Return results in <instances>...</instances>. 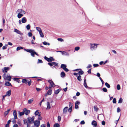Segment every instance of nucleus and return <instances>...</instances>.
<instances>
[{
    "label": "nucleus",
    "mask_w": 127,
    "mask_h": 127,
    "mask_svg": "<svg viewBox=\"0 0 127 127\" xmlns=\"http://www.w3.org/2000/svg\"><path fill=\"white\" fill-rule=\"evenodd\" d=\"M10 75L8 73H5L3 75L2 77L4 80L9 81L11 80V77L10 76Z\"/></svg>",
    "instance_id": "obj_1"
},
{
    "label": "nucleus",
    "mask_w": 127,
    "mask_h": 127,
    "mask_svg": "<svg viewBox=\"0 0 127 127\" xmlns=\"http://www.w3.org/2000/svg\"><path fill=\"white\" fill-rule=\"evenodd\" d=\"M97 44H96L95 43L92 44L91 43L90 44V47L91 49L92 50H93L95 49H96L97 48Z\"/></svg>",
    "instance_id": "obj_2"
},
{
    "label": "nucleus",
    "mask_w": 127,
    "mask_h": 127,
    "mask_svg": "<svg viewBox=\"0 0 127 127\" xmlns=\"http://www.w3.org/2000/svg\"><path fill=\"white\" fill-rule=\"evenodd\" d=\"M34 117V116H33L32 117H29L27 118L28 122L30 123H32L33 121Z\"/></svg>",
    "instance_id": "obj_3"
},
{
    "label": "nucleus",
    "mask_w": 127,
    "mask_h": 127,
    "mask_svg": "<svg viewBox=\"0 0 127 127\" xmlns=\"http://www.w3.org/2000/svg\"><path fill=\"white\" fill-rule=\"evenodd\" d=\"M33 123L34 126L36 127H38L40 125V122L39 121L36 120L34 121Z\"/></svg>",
    "instance_id": "obj_4"
},
{
    "label": "nucleus",
    "mask_w": 127,
    "mask_h": 127,
    "mask_svg": "<svg viewBox=\"0 0 127 127\" xmlns=\"http://www.w3.org/2000/svg\"><path fill=\"white\" fill-rule=\"evenodd\" d=\"M48 81L52 87H53L55 86V84L52 80H48Z\"/></svg>",
    "instance_id": "obj_5"
},
{
    "label": "nucleus",
    "mask_w": 127,
    "mask_h": 127,
    "mask_svg": "<svg viewBox=\"0 0 127 127\" xmlns=\"http://www.w3.org/2000/svg\"><path fill=\"white\" fill-rule=\"evenodd\" d=\"M23 110L24 113L26 115H28L30 113V111L27 110L26 108H24Z\"/></svg>",
    "instance_id": "obj_6"
},
{
    "label": "nucleus",
    "mask_w": 127,
    "mask_h": 127,
    "mask_svg": "<svg viewBox=\"0 0 127 127\" xmlns=\"http://www.w3.org/2000/svg\"><path fill=\"white\" fill-rule=\"evenodd\" d=\"M80 102L78 101H76L75 103V108L76 109H77L78 108V105L80 104Z\"/></svg>",
    "instance_id": "obj_7"
},
{
    "label": "nucleus",
    "mask_w": 127,
    "mask_h": 127,
    "mask_svg": "<svg viewBox=\"0 0 127 127\" xmlns=\"http://www.w3.org/2000/svg\"><path fill=\"white\" fill-rule=\"evenodd\" d=\"M9 69V67H4L3 68V69H2V71L3 72H6L8 71Z\"/></svg>",
    "instance_id": "obj_8"
},
{
    "label": "nucleus",
    "mask_w": 127,
    "mask_h": 127,
    "mask_svg": "<svg viewBox=\"0 0 127 127\" xmlns=\"http://www.w3.org/2000/svg\"><path fill=\"white\" fill-rule=\"evenodd\" d=\"M14 32L19 34L22 35L23 34V33H21V31L16 29H14Z\"/></svg>",
    "instance_id": "obj_9"
},
{
    "label": "nucleus",
    "mask_w": 127,
    "mask_h": 127,
    "mask_svg": "<svg viewBox=\"0 0 127 127\" xmlns=\"http://www.w3.org/2000/svg\"><path fill=\"white\" fill-rule=\"evenodd\" d=\"M92 125L94 127H95L97 126V123L96 121L93 120L92 122Z\"/></svg>",
    "instance_id": "obj_10"
},
{
    "label": "nucleus",
    "mask_w": 127,
    "mask_h": 127,
    "mask_svg": "<svg viewBox=\"0 0 127 127\" xmlns=\"http://www.w3.org/2000/svg\"><path fill=\"white\" fill-rule=\"evenodd\" d=\"M13 115L15 119H17L18 118L17 116L16 111V110H14L13 112Z\"/></svg>",
    "instance_id": "obj_11"
},
{
    "label": "nucleus",
    "mask_w": 127,
    "mask_h": 127,
    "mask_svg": "<svg viewBox=\"0 0 127 127\" xmlns=\"http://www.w3.org/2000/svg\"><path fill=\"white\" fill-rule=\"evenodd\" d=\"M21 21L22 23H24L26 22L27 19L26 17H23Z\"/></svg>",
    "instance_id": "obj_12"
},
{
    "label": "nucleus",
    "mask_w": 127,
    "mask_h": 127,
    "mask_svg": "<svg viewBox=\"0 0 127 127\" xmlns=\"http://www.w3.org/2000/svg\"><path fill=\"white\" fill-rule=\"evenodd\" d=\"M11 90H9L8 91L6 92L5 95H6V96H10L11 94Z\"/></svg>",
    "instance_id": "obj_13"
},
{
    "label": "nucleus",
    "mask_w": 127,
    "mask_h": 127,
    "mask_svg": "<svg viewBox=\"0 0 127 127\" xmlns=\"http://www.w3.org/2000/svg\"><path fill=\"white\" fill-rule=\"evenodd\" d=\"M62 55H65L69 56V54L67 52H66L65 51H63L62 52Z\"/></svg>",
    "instance_id": "obj_14"
},
{
    "label": "nucleus",
    "mask_w": 127,
    "mask_h": 127,
    "mask_svg": "<svg viewBox=\"0 0 127 127\" xmlns=\"http://www.w3.org/2000/svg\"><path fill=\"white\" fill-rule=\"evenodd\" d=\"M10 110V109H8L7 110L5 111L4 113V115L5 116L8 114Z\"/></svg>",
    "instance_id": "obj_15"
},
{
    "label": "nucleus",
    "mask_w": 127,
    "mask_h": 127,
    "mask_svg": "<svg viewBox=\"0 0 127 127\" xmlns=\"http://www.w3.org/2000/svg\"><path fill=\"white\" fill-rule=\"evenodd\" d=\"M86 80L85 78L84 79V86L86 88H89V87H88V86H87V84L86 82Z\"/></svg>",
    "instance_id": "obj_16"
},
{
    "label": "nucleus",
    "mask_w": 127,
    "mask_h": 127,
    "mask_svg": "<svg viewBox=\"0 0 127 127\" xmlns=\"http://www.w3.org/2000/svg\"><path fill=\"white\" fill-rule=\"evenodd\" d=\"M68 107H65L63 109V113H65L67 112L68 109Z\"/></svg>",
    "instance_id": "obj_17"
},
{
    "label": "nucleus",
    "mask_w": 127,
    "mask_h": 127,
    "mask_svg": "<svg viewBox=\"0 0 127 127\" xmlns=\"http://www.w3.org/2000/svg\"><path fill=\"white\" fill-rule=\"evenodd\" d=\"M32 51L30 53H31V55L33 57H34V52H35V51H34V50H32Z\"/></svg>",
    "instance_id": "obj_18"
},
{
    "label": "nucleus",
    "mask_w": 127,
    "mask_h": 127,
    "mask_svg": "<svg viewBox=\"0 0 127 127\" xmlns=\"http://www.w3.org/2000/svg\"><path fill=\"white\" fill-rule=\"evenodd\" d=\"M23 16V15L21 13H18L17 15V17L19 19L21 18Z\"/></svg>",
    "instance_id": "obj_19"
},
{
    "label": "nucleus",
    "mask_w": 127,
    "mask_h": 127,
    "mask_svg": "<svg viewBox=\"0 0 127 127\" xmlns=\"http://www.w3.org/2000/svg\"><path fill=\"white\" fill-rule=\"evenodd\" d=\"M11 122L10 120H9L7 122V124L6 125L5 127H9V125Z\"/></svg>",
    "instance_id": "obj_20"
},
{
    "label": "nucleus",
    "mask_w": 127,
    "mask_h": 127,
    "mask_svg": "<svg viewBox=\"0 0 127 127\" xmlns=\"http://www.w3.org/2000/svg\"><path fill=\"white\" fill-rule=\"evenodd\" d=\"M49 58L50 60L49 61V63H50L52 61H53L55 60V59H54L52 57H50V58Z\"/></svg>",
    "instance_id": "obj_21"
},
{
    "label": "nucleus",
    "mask_w": 127,
    "mask_h": 127,
    "mask_svg": "<svg viewBox=\"0 0 127 127\" xmlns=\"http://www.w3.org/2000/svg\"><path fill=\"white\" fill-rule=\"evenodd\" d=\"M66 67V65L64 64H62L61 65V67L62 68L64 69Z\"/></svg>",
    "instance_id": "obj_22"
},
{
    "label": "nucleus",
    "mask_w": 127,
    "mask_h": 127,
    "mask_svg": "<svg viewBox=\"0 0 127 127\" xmlns=\"http://www.w3.org/2000/svg\"><path fill=\"white\" fill-rule=\"evenodd\" d=\"M61 77H64L65 76V74L64 72H62L61 73Z\"/></svg>",
    "instance_id": "obj_23"
},
{
    "label": "nucleus",
    "mask_w": 127,
    "mask_h": 127,
    "mask_svg": "<svg viewBox=\"0 0 127 127\" xmlns=\"http://www.w3.org/2000/svg\"><path fill=\"white\" fill-rule=\"evenodd\" d=\"M52 93V90H49L47 92V94L48 95H50Z\"/></svg>",
    "instance_id": "obj_24"
},
{
    "label": "nucleus",
    "mask_w": 127,
    "mask_h": 127,
    "mask_svg": "<svg viewBox=\"0 0 127 127\" xmlns=\"http://www.w3.org/2000/svg\"><path fill=\"white\" fill-rule=\"evenodd\" d=\"M5 85L7 86H11V83L8 82H6L5 84Z\"/></svg>",
    "instance_id": "obj_25"
},
{
    "label": "nucleus",
    "mask_w": 127,
    "mask_h": 127,
    "mask_svg": "<svg viewBox=\"0 0 127 127\" xmlns=\"http://www.w3.org/2000/svg\"><path fill=\"white\" fill-rule=\"evenodd\" d=\"M60 89H58V90H55V91L54 93H55L57 95V94H58L59 93V92H60Z\"/></svg>",
    "instance_id": "obj_26"
},
{
    "label": "nucleus",
    "mask_w": 127,
    "mask_h": 127,
    "mask_svg": "<svg viewBox=\"0 0 127 127\" xmlns=\"http://www.w3.org/2000/svg\"><path fill=\"white\" fill-rule=\"evenodd\" d=\"M24 50H25L27 52H29L30 53H31V51H33L32 49H24Z\"/></svg>",
    "instance_id": "obj_27"
},
{
    "label": "nucleus",
    "mask_w": 127,
    "mask_h": 127,
    "mask_svg": "<svg viewBox=\"0 0 127 127\" xmlns=\"http://www.w3.org/2000/svg\"><path fill=\"white\" fill-rule=\"evenodd\" d=\"M39 34L40 36L42 37H44V35L43 34V33L42 31L39 32Z\"/></svg>",
    "instance_id": "obj_28"
},
{
    "label": "nucleus",
    "mask_w": 127,
    "mask_h": 127,
    "mask_svg": "<svg viewBox=\"0 0 127 127\" xmlns=\"http://www.w3.org/2000/svg\"><path fill=\"white\" fill-rule=\"evenodd\" d=\"M51 106L50 103L49 102H48L47 103V109H49L50 108Z\"/></svg>",
    "instance_id": "obj_29"
},
{
    "label": "nucleus",
    "mask_w": 127,
    "mask_h": 127,
    "mask_svg": "<svg viewBox=\"0 0 127 127\" xmlns=\"http://www.w3.org/2000/svg\"><path fill=\"white\" fill-rule=\"evenodd\" d=\"M60 125L58 123H56L54 124L53 127H59Z\"/></svg>",
    "instance_id": "obj_30"
},
{
    "label": "nucleus",
    "mask_w": 127,
    "mask_h": 127,
    "mask_svg": "<svg viewBox=\"0 0 127 127\" xmlns=\"http://www.w3.org/2000/svg\"><path fill=\"white\" fill-rule=\"evenodd\" d=\"M81 77V76L80 75H79L77 77V80L79 81H81L82 80Z\"/></svg>",
    "instance_id": "obj_31"
},
{
    "label": "nucleus",
    "mask_w": 127,
    "mask_h": 127,
    "mask_svg": "<svg viewBox=\"0 0 127 127\" xmlns=\"http://www.w3.org/2000/svg\"><path fill=\"white\" fill-rule=\"evenodd\" d=\"M33 98L32 99H30L28 101V103L29 104H30L33 101Z\"/></svg>",
    "instance_id": "obj_32"
},
{
    "label": "nucleus",
    "mask_w": 127,
    "mask_h": 127,
    "mask_svg": "<svg viewBox=\"0 0 127 127\" xmlns=\"http://www.w3.org/2000/svg\"><path fill=\"white\" fill-rule=\"evenodd\" d=\"M23 49V47L21 46H19L17 47L16 48V50L18 51L21 49Z\"/></svg>",
    "instance_id": "obj_33"
},
{
    "label": "nucleus",
    "mask_w": 127,
    "mask_h": 127,
    "mask_svg": "<svg viewBox=\"0 0 127 127\" xmlns=\"http://www.w3.org/2000/svg\"><path fill=\"white\" fill-rule=\"evenodd\" d=\"M23 122L25 124H27L28 123V119L24 120H23Z\"/></svg>",
    "instance_id": "obj_34"
},
{
    "label": "nucleus",
    "mask_w": 127,
    "mask_h": 127,
    "mask_svg": "<svg viewBox=\"0 0 127 127\" xmlns=\"http://www.w3.org/2000/svg\"><path fill=\"white\" fill-rule=\"evenodd\" d=\"M84 71L82 70H81L79 71L78 73V74L79 75H82L84 74Z\"/></svg>",
    "instance_id": "obj_35"
},
{
    "label": "nucleus",
    "mask_w": 127,
    "mask_h": 127,
    "mask_svg": "<svg viewBox=\"0 0 127 127\" xmlns=\"http://www.w3.org/2000/svg\"><path fill=\"white\" fill-rule=\"evenodd\" d=\"M105 86L108 88H109L110 87V86L109 84L107 83L106 82L105 83Z\"/></svg>",
    "instance_id": "obj_36"
},
{
    "label": "nucleus",
    "mask_w": 127,
    "mask_h": 127,
    "mask_svg": "<svg viewBox=\"0 0 127 127\" xmlns=\"http://www.w3.org/2000/svg\"><path fill=\"white\" fill-rule=\"evenodd\" d=\"M22 82L23 83L27 84V81L26 79H23L22 81Z\"/></svg>",
    "instance_id": "obj_37"
},
{
    "label": "nucleus",
    "mask_w": 127,
    "mask_h": 127,
    "mask_svg": "<svg viewBox=\"0 0 127 127\" xmlns=\"http://www.w3.org/2000/svg\"><path fill=\"white\" fill-rule=\"evenodd\" d=\"M26 28L27 30H29L31 28L30 25V24L26 26Z\"/></svg>",
    "instance_id": "obj_38"
},
{
    "label": "nucleus",
    "mask_w": 127,
    "mask_h": 127,
    "mask_svg": "<svg viewBox=\"0 0 127 127\" xmlns=\"http://www.w3.org/2000/svg\"><path fill=\"white\" fill-rule=\"evenodd\" d=\"M8 45L7 44H5V46H3L2 47V49L3 50L6 49L7 48V47L8 46Z\"/></svg>",
    "instance_id": "obj_39"
},
{
    "label": "nucleus",
    "mask_w": 127,
    "mask_h": 127,
    "mask_svg": "<svg viewBox=\"0 0 127 127\" xmlns=\"http://www.w3.org/2000/svg\"><path fill=\"white\" fill-rule=\"evenodd\" d=\"M36 29L39 32H40L42 31L41 28L39 27H36Z\"/></svg>",
    "instance_id": "obj_40"
},
{
    "label": "nucleus",
    "mask_w": 127,
    "mask_h": 127,
    "mask_svg": "<svg viewBox=\"0 0 127 127\" xmlns=\"http://www.w3.org/2000/svg\"><path fill=\"white\" fill-rule=\"evenodd\" d=\"M44 58L48 62H49V58L48 57H47L46 56H45V57H44Z\"/></svg>",
    "instance_id": "obj_41"
},
{
    "label": "nucleus",
    "mask_w": 127,
    "mask_h": 127,
    "mask_svg": "<svg viewBox=\"0 0 127 127\" xmlns=\"http://www.w3.org/2000/svg\"><path fill=\"white\" fill-rule=\"evenodd\" d=\"M94 108L95 111H97L98 109V108L97 107L95 106H94Z\"/></svg>",
    "instance_id": "obj_42"
},
{
    "label": "nucleus",
    "mask_w": 127,
    "mask_h": 127,
    "mask_svg": "<svg viewBox=\"0 0 127 127\" xmlns=\"http://www.w3.org/2000/svg\"><path fill=\"white\" fill-rule=\"evenodd\" d=\"M36 115H38V116L39 115V114H39V112L38 111H36L34 113Z\"/></svg>",
    "instance_id": "obj_43"
},
{
    "label": "nucleus",
    "mask_w": 127,
    "mask_h": 127,
    "mask_svg": "<svg viewBox=\"0 0 127 127\" xmlns=\"http://www.w3.org/2000/svg\"><path fill=\"white\" fill-rule=\"evenodd\" d=\"M123 99L122 98H120L119 100L118 103H121L122 102Z\"/></svg>",
    "instance_id": "obj_44"
},
{
    "label": "nucleus",
    "mask_w": 127,
    "mask_h": 127,
    "mask_svg": "<svg viewBox=\"0 0 127 127\" xmlns=\"http://www.w3.org/2000/svg\"><path fill=\"white\" fill-rule=\"evenodd\" d=\"M22 9H19L17 10V12H19V13H22Z\"/></svg>",
    "instance_id": "obj_45"
},
{
    "label": "nucleus",
    "mask_w": 127,
    "mask_h": 127,
    "mask_svg": "<svg viewBox=\"0 0 127 127\" xmlns=\"http://www.w3.org/2000/svg\"><path fill=\"white\" fill-rule=\"evenodd\" d=\"M14 80L15 81H16L17 82H19V79L18 78H14Z\"/></svg>",
    "instance_id": "obj_46"
},
{
    "label": "nucleus",
    "mask_w": 127,
    "mask_h": 127,
    "mask_svg": "<svg viewBox=\"0 0 127 127\" xmlns=\"http://www.w3.org/2000/svg\"><path fill=\"white\" fill-rule=\"evenodd\" d=\"M80 48L79 47H76L75 48V50L76 51H77L80 49Z\"/></svg>",
    "instance_id": "obj_47"
},
{
    "label": "nucleus",
    "mask_w": 127,
    "mask_h": 127,
    "mask_svg": "<svg viewBox=\"0 0 127 127\" xmlns=\"http://www.w3.org/2000/svg\"><path fill=\"white\" fill-rule=\"evenodd\" d=\"M24 111L21 112H19V114L20 116H21L24 115Z\"/></svg>",
    "instance_id": "obj_48"
},
{
    "label": "nucleus",
    "mask_w": 127,
    "mask_h": 127,
    "mask_svg": "<svg viewBox=\"0 0 127 127\" xmlns=\"http://www.w3.org/2000/svg\"><path fill=\"white\" fill-rule=\"evenodd\" d=\"M117 89L118 90H120V86L119 84H118L117 86Z\"/></svg>",
    "instance_id": "obj_49"
},
{
    "label": "nucleus",
    "mask_w": 127,
    "mask_h": 127,
    "mask_svg": "<svg viewBox=\"0 0 127 127\" xmlns=\"http://www.w3.org/2000/svg\"><path fill=\"white\" fill-rule=\"evenodd\" d=\"M102 90L103 91L105 92H107V90L106 88H103L102 89Z\"/></svg>",
    "instance_id": "obj_50"
},
{
    "label": "nucleus",
    "mask_w": 127,
    "mask_h": 127,
    "mask_svg": "<svg viewBox=\"0 0 127 127\" xmlns=\"http://www.w3.org/2000/svg\"><path fill=\"white\" fill-rule=\"evenodd\" d=\"M27 83H28L29 86H30L32 83V82L31 80H30L29 81H27Z\"/></svg>",
    "instance_id": "obj_51"
},
{
    "label": "nucleus",
    "mask_w": 127,
    "mask_h": 127,
    "mask_svg": "<svg viewBox=\"0 0 127 127\" xmlns=\"http://www.w3.org/2000/svg\"><path fill=\"white\" fill-rule=\"evenodd\" d=\"M28 36L29 37H31L32 35V33L30 32H29L28 33Z\"/></svg>",
    "instance_id": "obj_52"
},
{
    "label": "nucleus",
    "mask_w": 127,
    "mask_h": 127,
    "mask_svg": "<svg viewBox=\"0 0 127 127\" xmlns=\"http://www.w3.org/2000/svg\"><path fill=\"white\" fill-rule=\"evenodd\" d=\"M113 102L114 103H116V99L115 98H114L113 100Z\"/></svg>",
    "instance_id": "obj_53"
},
{
    "label": "nucleus",
    "mask_w": 127,
    "mask_h": 127,
    "mask_svg": "<svg viewBox=\"0 0 127 127\" xmlns=\"http://www.w3.org/2000/svg\"><path fill=\"white\" fill-rule=\"evenodd\" d=\"M38 120H39V121L40 120H41L42 119V117H41L40 116V115L39 114V115L38 116Z\"/></svg>",
    "instance_id": "obj_54"
},
{
    "label": "nucleus",
    "mask_w": 127,
    "mask_h": 127,
    "mask_svg": "<svg viewBox=\"0 0 127 127\" xmlns=\"http://www.w3.org/2000/svg\"><path fill=\"white\" fill-rule=\"evenodd\" d=\"M72 105H71V107H70L68 110L69 112H71L72 111Z\"/></svg>",
    "instance_id": "obj_55"
},
{
    "label": "nucleus",
    "mask_w": 127,
    "mask_h": 127,
    "mask_svg": "<svg viewBox=\"0 0 127 127\" xmlns=\"http://www.w3.org/2000/svg\"><path fill=\"white\" fill-rule=\"evenodd\" d=\"M57 39H58V40L60 41H61V42H62L63 41H64V40L63 39L61 38H58Z\"/></svg>",
    "instance_id": "obj_56"
},
{
    "label": "nucleus",
    "mask_w": 127,
    "mask_h": 127,
    "mask_svg": "<svg viewBox=\"0 0 127 127\" xmlns=\"http://www.w3.org/2000/svg\"><path fill=\"white\" fill-rule=\"evenodd\" d=\"M61 117L60 116H58V120L59 121H60L61 120Z\"/></svg>",
    "instance_id": "obj_57"
},
{
    "label": "nucleus",
    "mask_w": 127,
    "mask_h": 127,
    "mask_svg": "<svg viewBox=\"0 0 127 127\" xmlns=\"http://www.w3.org/2000/svg\"><path fill=\"white\" fill-rule=\"evenodd\" d=\"M121 111V110L120 108L118 107L117 108V112L119 113Z\"/></svg>",
    "instance_id": "obj_58"
},
{
    "label": "nucleus",
    "mask_w": 127,
    "mask_h": 127,
    "mask_svg": "<svg viewBox=\"0 0 127 127\" xmlns=\"http://www.w3.org/2000/svg\"><path fill=\"white\" fill-rule=\"evenodd\" d=\"M36 89L37 91L39 92L41 90V89L39 88H36Z\"/></svg>",
    "instance_id": "obj_59"
},
{
    "label": "nucleus",
    "mask_w": 127,
    "mask_h": 127,
    "mask_svg": "<svg viewBox=\"0 0 127 127\" xmlns=\"http://www.w3.org/2000/svg\"><path fill=\"white\" fill-rule=\"evenodd\" d=\"M99 65L98 64H94L93 66L95 67H96L98 66Z\"/></svg>",
    "instance_id": "obj_60"
},
{
    "label": "nucleus",
    "mask_w": 127,
    "mask_h": 127,
    "mask_svg": "<svg viewBox=\"0 0 127 127\" xmlns=\"http://www.w3.org/2000/svg\"><path fill=\"white\" fill-rule=\"evenodd\" d=\"M91 68H90L89 69V70L87 72L89 74H90L91 73Z\"/></svg>",
    "instance_id": "obj_61"
},
{
    "label": "nucleus",
    "mask_w": 127,
    "mask_h": 127,
    "mask_svg": "<svg viewBox=\"0 0 127 127\" xmlns=\"http://www.w3.org/2000/svg\"><path fill=\"white\" fill-rule=\"evenodd\" d=\"M92 67V66L91 64H90L87 66V68H90Z\"/></svg>",
    "instance_id": "obj_62"
},
{
    "label": "nucleus",
    "mask_w": 127,
    "mask_h": 127,
    "mask_svg": "<svg viewBox=\"0 0 127 127\" xmlns=\"http://www.w3.org/2000/svg\"><path fill=\"white\" fill-rule=\"evenodd\" d=\"M102 124L103 125H104L105 124V122L104 121H103L101 122Z\"/></svg>",
    "instance_id": "obj_63"
},
{
    "label": "nucleus",
    "mask_w": 127,
    "mask_h": 127,
    "mask_svg": "<svg viewBox=\"0 0 127 127\" xmlns=\"http://www.w3.org/2000/svg\"><path fill=\"white\" fill-rule=\"evenodd\" d=\"M13 127H18V126L17 124H15L14 125Z\"/></svg>",
    "instance_id": "obj_64"
}]
</instances>
